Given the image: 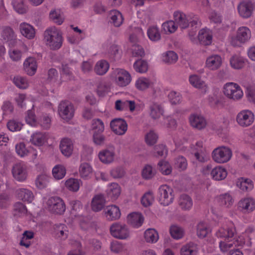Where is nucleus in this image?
I'll return each instance as SVG.
<instances>
[{"label":"nucleus","instance_id":"43","mask_svg":"<svg viewBox=\"0 0 255 255\" xmlns=\"http://www.w3.org/2000/svg\"><path fill=\"white\" fill-rule=\"evenodd\" d=\"M110 15L111 22L115 26L119 27L122 24L124 18L122 13L120 11L117 10H112Z\"/></svg>","mask_w":255,"mask_h":255},{"label":"nucleus","instance_id":"31","mask_svg":"<svg viewBox=\"0 0 255 255\" xmlns=\"http://www.w3.org/2000/svg\"><path fill=\"white\" fill-rule=\"evenodd\" d=\"M227 176V170L221 166L214 167L211 172V176L213 179L217 181L222 180Z\"/></svg>","mask_w":255,"mask_h":255},{"label":"nucleus","instance_id":"56","mask_svg":"<svg viewBox=\"0 0 255 255\" xmlns=\"http://www.w3.org/2000/svg\"><path fill=\"white\" fill-rule=\"evenodd\" d=\"M147 63L142 60H138L133 64L134 69L137 72L143 73L146 72L148 70Z\"/></svg>","mask_w":255,"mask_h":255},{"label":"nucleus","instance_id":"39","mask_svg":"<svg viewBox=\"0 0 255 255\" xmlns=\"http://www.w3.org/2000/svg\"><path fill=\"white\" fill-rule=\"evenodd\" d=\"M237 185L244 192L250 191L252 190L254 187L253 182L250 179L243 178L238 180Z\"/></svg>","mask_w":255,"mask_h":255},{"label":"nucleus","instance_id":"19","mask_svg":"<svg viewBox=\"0 0 255 255\" xmlns=\"http://www.w3.org/2000/svg\"><path fill=\"white\" fill-rule=\"evenodd\" d=\"M98 156L100 161L105 164H110L113 162L115 151L113 147H109L99 152Z\"/></svg>","mask_w":255,"mask_h":255},{"label":"nucleus","instance_id":"21","mask_svg":"<svg viewBox=\"0 0 255 255\" xmlns=\"http://www.w3.org/2000/svg\"><path fill=\"white\" fill-rule=\"evenodd\" d=\"M59 148L61 153L65 156H70L73 151V142L68 138H63L60 143Z\"/></svg>","mask_w":255,"mask_h":255},{"label":"nucleus","instance_id":"52","mask_svg":"<svg viewBox=\"0 0 255 255\" xmlns=\"http://www.w3.org/2000/svg\"><path fill=\"white\" fill-rule=\"evenodd\" d=\"M49 176L45 174L38 175L35 180L36 187L40 189L46 187L49 182Z\"/></svg>","mask_w":255,"mask_h":255},{"label":"nucleus","instance_id":"33","mask_svg":"<svg viewBox=\"0 0 255 255\" xmlns=\"http://www.w3.org/2000/svg\"><path fill=\"white\" fill-rule=\"evenodd\" d=\"M17 195L20 200L28 203L31 202L34 198L32 191L25 188H20L17 190Z\"/></svg>","mask_w":255,"mask_h":255},{"label":"nucleus","instance_id":"12","mask_svg":"<svg viewBox=\"0 0 255 255\" xmlns=\"http://www.w3.org/2000/svg\"><path fill=\"white\" fill-rule=\"evenodd\" d=\"M237 8L241 17L248 18L252 16L255 10V2L249 0H243L239 3Z\"/></svg>","mask_w":255,"mask_h":255},{"label":"nucleus","instance_id":"6","mask_svg":"<svg viewBox=\"0 0 255 255\" xmlns=\"http://www.w3.org/2000/svg\"><path fill=\"white\" fill-rule=\"evenodd\" d=\"M58 113L63 120L68 122L74 116V106L73 104L68 101H62L58 105Z\"/></svg>","mask_w":255,"mask_h":255},{"label":"nucleus","instance_id":"29","mask_svg":"<svg viewBox=\"0 0 255 255\" xmlns=\"http://www.w3.org/2000/svg\"><path fill=\"white\" fill-rule=\"evenodd\" d=\"M163 113V109L157 103L151 102L149 105V114L150 117L154 120L159 119Z\"/></svg>","mask_w":255,"mask_h":255},{"label":"nucleus","instance_id":"28","mask_svg":"<svg viewBox=\"0 0 255 255\" xmlns=\"http://www.w3.org/2000/svg\"><path fill=\"white\" fill-rule=\"evenodd\" d=\"M143 217L142 215L138 213H133L128 215L127 217L128 224L134 228H139L143 222Z\"/></svg>","mask_w":255,"mask_h":255},{"label":"nucleus","instance_id":"30","mask_svg":"<svg viewBox=\"0 0 255 255\" xmlns=\"http://www.w3.org/2000/svg\"><path fill=\"white\" fill-rule=\"evenodd\" d=\"M179 207L184 211L190 210L193 206L192 198L187 194L181 195L178 200Z\"/></svg>","mask_w":255,"mask_h":255},{"label":"nucleus","instance_id":"57","mask_svg":"<svg viewBox=\"0 0 255 255\" xmlns=\"http://www.w3.org/2000/svg\"><path fill=\"white\" fill-rule=\"evenodd\" d=\"M110 91V87L105 81H100L97 86L96 92L100 97L106 95Z\"/></svg>","mask_w":255,"mask_h":255},{"label":"nucleus","instance_id":"47","mask_svg":"<svg viewBox=\"0 0 255 255\" xmlns=\"http://www.w3.org/2000/svg\"><path fill=\"white\" fill-rule=\"evenodd\" d=\"M1 36L6 41L14 40L16 38V35L13 30L9 26H5L3 28Z\"/></svg>","mask_w":255,"mask_h":255},{"label":"nucleus","instance_id":"23","mask_svg":"<svg viewBox=\"0 0 255 255\" xmlns=\"http://www.w3.org/2000/svg\"><path fill=\"white\" fill-rule=\"evenodd\" d=\"M23 68L28 75H34L37 68V63L35 58L32 57L26 58L23 62Z\"/></svg>","mask_w":255,"mask_h":255},{"label":"nucleus","instance_id":"22","mask_svg":"<svg viewBox=\"0 0 255 255\" xmlns=\"http://www.w3.org/2000/svg\"><path fill=\"white\" fill-rule=\"evenodd\" d=\"M106 204V199L104 195L102 194H98L95 195L91 201V209L94 212L101 211Z\"/></svg>","mask_w":255,"mask_h":255},{"label":"nucleus","instance_id":"13","mask_svg":"<svg viewBox=\"0 0 255 255\" xmlns=\"http://www.w3.org/2000/svg\"><path fill=\"white\" fill-rule=\"evenodd\" d=\"M11 172L14 178L18 181L22 182L27 178V166L23 162H18L14 164Z\"/></svg>","mask_w":255,"mask_h":255},{"label":"nucleus","instance_id":"15","mask_svg":"<svg viewBox=\"0 0 255 255\" xmlns=\"http://www.w3.org/2000/svg\"><path fill=\"white\" fill-rule=\"evenodd\" d=\"M235 233L236 230L234 225L232 222H229L227 226L220 228L216 232V236L218 238L229 240L233 238Z\"/></svg>","mask_w":255,"mask_h":255},{"label":"nucleus","instance_id":"42","mask_svg":"<svg viewBox=\"0 0 255 255\" xmlns=\"http://www.w3.org/2000/svg\"><path fill=\"white\" fill-rule=\"evenodd\" d=\"M147 34L149 39L152 41H157L161 38L159 29L156 26H150L147 29Z\"/></svg>","mask_w":255,"mask_h":255},{"label":"nucleus","instance_id":"45","mask_svg":"<svg viewBox=\"0 0 255 255\" xmlns=\"http://www.w3.org/2000/svg\"><path fill=\"white\" fill-rule=\"evenodd\" d=\"M49 17L54 22L58 25L61 24L64 21L63 13L59 9H52L49 13Z\"/></svg>","mask_w":255,"mask_h":255},{"label":"nucleus","instance_id":"8","mask_svg":"<svg viewBox=\"0 0 255 255\" xmlns=\"http://www.w3.org/2000/svg\"><path fill=\"white\" fill-rule=\"evenodd\" d=\"M110 232L113 237L120 240H126L130 236L128 226L121 223L113 224L110 227Z\"/></svg>","mask_w":255,"mask_h":255},{"label":"nucleus","instance_id":"25","mask_svg":"<svg viewBox=\"0 0 255 255\" xmlns=\"http://www.w3.org/2000/svg\"><path fill=\"white\" fill-rule=\"evenodd\" d=\"M135 108L134 101L118 100L115 102V109L118 111H125L129 109L130 112H133Z\"/></svg>","mask_w":255,"mask_h":255},{"label":"nucleus","instance_id":"49","mask_svg":"<svg viewBox=\"0 0 255 255\" xmlns=\"http://www.w3.org/2000/svg\"><path fill=\"white\" fill-rule=\"evenodd\" d=\"M66 174L65 167L60 164L55 165L52 169V175L54 178L57 180L62 179Z\"/></svg>","mask_w":255,"mask_h":255},{"label":"nucleus","instance_id":"35","mask_svg":"<svg viewBox=\"0 0 255 255\" xmlns=\"http://www.w3.org/2000/svg\"><path fill=\"white\" fill-rule=\"evenodd\" d=\"M54 231L55 235L58 238L65 239L68 237V231L65 224H55L54 226Z\"/></svg>","mask_w":255,"mask_h":255},{"label":"nucleus","instance_id":"17","mask_svg":"<svg viewBox=\"0 0 255 255\" xmlns=\"http://www.w3.org/2000/svg\"><path fill=\"white\" fill-rule=\"evenodd\" d=\"M223 62L221 56L218 54H212L206 60L205 66L210 70L215 71L220 68Z\"/></svg>","mask_w":255,"mask_h":255},{"label":"nucleus","instance_id":"62","mask_svg":"<svg viewBox=\"0 0 255 255\" xmlns=\"http://www.w3.org/2000/svg\"><path fill=\"white\" fill-rule=\"evenodd\" d=\"M174 165L176 168L180 171H183L187 168L188 164L187 160L184 157L179 156L175 159Z\"/></svg>","mask_w":255,"mask_h":255},{"label":"nucleus","instance_id":"34","mask_svg":"<svg viewBox=\"0 0 255 255\" xmlns=\"http://www.w3.org/2000/svg\"><path fill=\"white\" fill-rule=\"evenodd\" d=\"M178 59L177 54L173 51H167L162 55V61L167 64H174L177 61Z\"/></svg>","mask_w":255,"mask_h":255},{"label":"nucleus","instance_id":"46","mask_svg":"<svg viewBox=\"0 0 255 255\" xmlns=\"http://www.w3.org/2000/svg\"><path fill=\"white\" fill-rule=\"evenodd\" d=\"M177 29V26L174 20H168L162 24V29L165 34H171L175 32Z\"/></svg>","mask_w":255,"mask_h":255},{"label":"nucleus","instance_id":"18","mask_svg":"<svg viewBox=\"0 0 255 255\" xmlns=\"http://www.w3.org/2000/svg\"><path fill=\"white\" fill-rule=\"evenodd\" d=\"M103 214L108 221H114L119 219L121 217V211L116 205L107 206L103 211Z\"/></svg>","mask_w":255,"mask_h":255},{"label":"nucleus","instance_id":"64","mask_svg":"<svg viewBox=\"0 0 255 255\" xmlns=\"http://www.w3.org/2000/svg\"><path fill=\"white\" fill-rule=\"evenodd\" d=\"M154 196L153 193L151 191L145 193L142 196L141 202L145 207L151 205L154 201Z\"/></svg>","mask_w":255,"mask_h":255},{"label":"nucleus","instance_id":"24","mask_svg":"<svg viewBox=\"0 0 255 255\" xmlns=\"http://www.w3.org/2000/svg\"><path fill=\"white\" fill-rule=\"evenodd\" d=\"M189 119L191 126L198 129L204 128L207 125L206 120L200 115L192 114Z\"/></svg>","mask_w":255,"mask_h":255},{"label":"nucleus","instance_id":"61","mask_svg":"<svg viewBox=\"0 0 255 255\" xmlns=\"http://www.w3.org/2000/svg\"><path fill=\"white\" fill-rule=\"evenodd\" d=\"M230 64L233 68L239 69L244 67V60L241 57L233 56L230 59Z\"/></svg>","mask_w":255,"mask_h":255},{"label":"nucleus","instance_id":"4","mask_svg":"<svg viewBox=\"0 0 255 255\" xmlns=\"http://www.w3.org/2000/svg\"><path fill=\"white\" fill-rule=\"evenodd\" d=\"M223 92L227 98L234 101L241 100L244 95L241 87L234 82L226 83L224 85Z\"/></svg>","mask_w":255,"mask_h":255},{"label":"nucleus","instance_id":"50","mask_svg":"<svg viewBox=\"0 0 255 255\" xmlns=\"http://www.w3.org/2000/svg\"><path fill=\"white\" fill-rule=\"evenodd\" d=\"M152 84L151 81L146 78H138L135 82V87L139 90L143 91L150 87Z\"/></svg>","mask_w":255,"mask_h":255},{"label":"nucleus","instance_id":"27","mask_svg":"<svg viewBox=\"0 0 255 255\" xmlns=\"http://www.w3.org/2000/svg\"><path fill=\"white\" fill-rule=\"evenodd\" d=\"M121 191L120 185L116 183H112L108 186L106 193L108 197L113 201L117 199L121 194Z\"/></svg>","mask_w":255,"mask_h":255},{"label":"nucleus","instance_id":"41","mask_svg":"<svg viewBox=\"0 0 255 255\" xmlns=\"http://www.w3.org/2000/svg\"><path fill=\"white\" fill-rule=\"evenodd\" d=\"M218 202L221 206L229 207L231 206L234 200L232 196L228 193L220 195L217 198Z\"/></svg>","mask_w":255,"mask_h":255},{"label":"nucleus","instance_id":"11","mask_svg":"<svg viewBox=\"0 0 255 255\" xmlns=\"http://www.w3.org/2000/svg\"><path fill=\"white\" fill-rule=\"evenodd\" d=\"M255 120L254 113L249 110H243L238 113L236 121L241 127L247 128L253 124Z\"/></svg>","mask_w":255,"mask_h":255},{"label":"nucleus","instance_id":"32","mask_svg":"<svg viewBox=\"0 0 255 255\" xmlns=\"http://www.w3.org/2000/svg\"><path fill=\"white\" fill-rule=\"evenodd\" d=\"M109 68V63L106 60H101L95 64L94 71L97 75L102 76L108 72Z\"/></svg>","mask_w":255,"mask_h":255},{"label":"nucleus","instance_id":"44","mask_svg":"<svg viewBox=\"0 0 255 255\" xmlns=\"http://www.w3.org/2000/svg\"><path fill=\"white\" fill-rule=\"evenodd\" d=\"M81 184V180L75 178H70L65 182L67 189L73 192H77L79 189Z\"/></svg>","mask_w":255,"mask_h":255},{"label":"nucleus","instance_id":"3","mask_svg":"<svg viewBox=\"0 0 255 255\" xmlns=\"http://www.w3.org/2000/svg\"><path fill=\"white\" fill-rule=\"evenodd\" d=\"M111 80L117 86L124 87L128 86L131 81L129 73L122 68L113 69L110 74Z\"/></svg>","mask_w":255,"mask_h":255},{"label":"nucleus","instance_id":"38","mask_svg":"<svg viewBox=\"0 0 255 255\" xmlns=\"http://www.w3.org/2000/svg\"><path fill=\"white\" fill-rule=\"evenodd\" d=\"M190 83L194 87L202 89L206 91L207 89V86L205 83L202 81L198 76L196 75H193L189 77Z\"/></svg>","mask_w":255,"mask_h":255},{"label":"nucleus","instance_id":"54","mask_svg":"<svg viewBox=\"0 0 255 255\" xmlns=\"http://www.w3.org/2000/svg\"><path fill=\"white\" fill-rule=\"evenodd\" d=\"M210 232V229L206 223L201 222L198 225L197 234L199 238H204L206 237Z\"/></svg>","mask_w":255,"mask_h":255},{"label":"nucleus","instance_id":"10","mask_svg":"<svg viewBox=\"0 0 255 255\" xmlns=\"http://www.w3.org/2000/svg\"><path fill=\"white\" fill-rule=\"evenodd\" d=\"M48 210L51 213L61 215L66 210L63 200L58 197H52L47 201Z\"/></svg>","mask_w":255,"mask_h":255},{"label":"nucleus","instance_id":"60","mask_svg":"<svg viewBox=\"0 0 255 255\" xmlns=\"http://www.w3.org/2000/svg\"><path fill=\"white\" fill-rule=\"evenodd\" d=\"M158 138V135L154 131L150 130L145 136V141L147 145L151 146L156 143Z\"/></svg>","mask_w":255,"mask_h":255},{"label":"nucleus","instance_id":"1","mask_svg":"<svg viewBox=\"0 0 255 255\" xmlns=\"http://www.w3.org/2000/svg\"><path fill=\"white\" fill-rule=\"evenodd\" d=\"M173 18L181 29L192 28L193 31L189 32L188 35L190 39L193 41L197 29L202 25L198 16L193 13L186 14L182 11H176L173 13Z\"/></svg>","mask_w":255,"mask_h":255},{"label":"nucleus","instance_id":"2","mask_svg":"<svg viewBox=\"0 0 255 255\" xmlns=\"http://www.w3.org/2000/svg\"><path fill=\"white\" fill-rule=\"evenodd\" d=\"M44 36L46 44L51 49L57 50L61 47L63 41L62 34L56 27H52L46 29Z\"/></svg>","mask_w":255,"mask_h":255},{"label":"nucleus","instance_id":"59","mask_svg":"<svg viewBox=\"0 0 255 255\" xmlns=\"http://www.w3.org/2000/svg\"><path fill=\"white\" fill-rule=\"evenodd\" d=\"M92 129L93 130V133L103 132L105 129L104 123L99 119L93 120Z\"/></svg>","mask_w":255,"mask_h":255},{"label":"nucleus","instance_id":"36","mask_svg":"<svg viewBox=\"0 0 255 255\" xmlns=\"http://www.w3.org/2000/svg\"><path fill=\"white\" fill-rule=\"evenodd\" d=\"M144 237L145 241L151 244L156 243L159 239L157 232L153 229H147L144 232Z\"/></svg>","mask_w":255,"mask_h":255},{"label":"nucleus","instance_id":"16","mask_svg":"<svg viewBox=\"0 0 255 255\" xmlns=\"http://www.w3.org/2000/svg\"><path fill=\"white\" fill-rule=\"evenodd\" d=\"M238 207L246 213H251L255 210V199L251 197L242 198L238 203Z\"/></svg>","mask_w":255,"mask_h":255},{"label":"nucleus","instance_id":"5","mask_svg":"<svg viewBox=\"0 0 255 255\" xmlns=\"http://www.w3.org/2000/svg\"><path fill=\"white\" fill-rule=\"evenodd\" d=\"M232 156L231 149L227 146H222L214 149L212 153L213 160L216 163L222 164L229 161Z\"/></svg>","mask_w":255,"mask_h":255},{"label":"nucleus","instance_id":"9","mask_svg":"<svg viewBox=\"0 0 255 255\" xmlns=\"http://www.w3.org/2000/svg\"><path fill=\"white\" fill-rule=\"evenodd\" d=\"M251 37L250 29L247 26H242L238 29L236 36L232 38L231 43L234 46H239L248 41Z\"/></svg>","mask_w":255,"mask_h":255},{"label":"nucleus","instance_id":"55","mask_svg":"<svg viewBox=\"0 0 255 255\" xmlns=\"http://www.w3.org/2000/svg\"><path fill=\"white\" fill-rule=\"evenodd\" d=\"M170 233L171 236L175 239L178 240L181 239L184 235V231L183 229L177 226L173 225L170 227Z\"/></svg>","mask_w":255,"mask_h":255},{"label":"nucleus","instance_id":"58","mask_svg":"<svg viewBox=\"0 0 255 255\" xmlns=\"http://www.w3.org/2000/svg\"><path fill=\"white\" fill-rule=\"evenodd\" d=\"M13 82L16 87L23 89L27 88L29 85L27 80L25 78L20 76L14 77Z\"/></svg>","mask_w":255,"mask_h":255},{"label":"nucleus","instance_id":"14","mask_svg":"<svg viewBox=\"0 0 255 255\" xmlns=\"http://www.w3.org/2000/svg\"><path fill=\"white\" fill-rule=\"evenodd\" d=\"M112 131L117 135H124L128 129V124L125 120L118 118L113 120L110 123Z\"/></svg>","mask_w":255,"mask_h":255},{"label":"nucleus","instance_id":"26","mask_svg":"<svg viewBox=\"0 0 255 255\" xmlns=\"http://www.w3.org/2000/svg\"><path fill=\"white\" fill-rule=\"evenodd\" d=\"M19 30L21 34L29 39H33L35 35V31L34 27L30 24L22 22L19 24Z\"/></svg>","mask_w":255,"mask_h":255},{"label":"nucleus","instance_id":"63","mask_svg":"<svg viewBox=\"0 0 255 255\" xmlns=\"http://www.w3.org/2000/svg\"><path fill=\"white\" fill-rule=\"evenodd\" d=\"M159 170L164 175H169L171 173L172 168L169 163L164 160L159 161L158 163Z\"/></svg>","mask_w":255,"mask_h":255},{"label":"nucleus","instance_id":"53","mask_svg":"<svg viewBox=\"0 0 255 255\" xmlns=\"http://www.w3.org/2000/svg\"><path fill=\"white\" fill-rule=\"evenodd\" d=\"M13 8L19 14L25 13L27 11V7L24 4L23 0H13L12 2Z\"/></svg>","mask_w":255,"mask_h":255},{"label":"nucleus","instance_id":"20","mask_svg":"<svg viewBox=\"0 0 255 255\" xmlns=\"http://www.w3.org/2000/svg\"><path fill=\"white\" fill-rule=\"evenodd\" d=\"M198 38L200 43L203 45H210L212 42L213 33L208 28H204L199 30Z\"/></svg>","mask_w":255,"mask_h":255},{"label":"nucleus","instance_id":"37","mask_svg":"<svg viewBox=\"0 0 255 255\" xmlns=\"http://www.w3.org/2000/svg\"><path fill=\"white\" fill-rule=\"evenodd\" d=\"M198 250L197 245L193 243H189L182 247L181 255H197Z\"/></svg>","mask_w":255,"mask_h":255},{"label":"nucleus","instance_id":"40","mask_svg":"<svg viewBox=\"0 0 255 255\" xmlns=\"http://www.w3.org/2000/svg\"><path fill=\"white\" fill-rule=\"evenodd\" d=\"M46 135L42 132H35L33 133L30 138L32 144L37 146L42 145L46 140Z\"/></svg>","mask_w":255,"mask_h":255},{"label":"nucleus","instance_id":"7","mask_svg":"<svg viewBox=\"0 0 255 255\" xmlns=\"http://www.w3.org/2000/svg\"><path fill=\"white\" fill-rule=\"evenodd\" d=\"M158 200L161 205L166 206L173 202L174 195L172 188L167 185H162L158 188Z\"/></svg>","mask_w":255,"mask_h":255},{"label":"nucleus","instance_id":"48","mask_svg":"<svg viewBox=\"0 0 255 255\" xmlns=\"http://www.w3.org/2000/svg\"><path fill=\"white\" fill-rule=\"evenodd\" d=\"M79 171L81 177L87 179L92 173V168L89 164L83 163L80 165Z\"/></svg>","mask_w":255,"mask_h":255},{"label":"nucleus","instance_id":"51","mask_svg":"<svg viewBox=\"0 0 255 255\" xmlns=\"http://www.w3.org/2000/svg\"><path fill=\"white\" fill-rule=\"evenodd\" d=\"M236 246L235 241L233 238L229 240L224 239V241H221L219 243V247L222 252H226Z\"/></svg>","mask_w":255,"mask_h":255}]
</instances>
